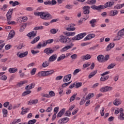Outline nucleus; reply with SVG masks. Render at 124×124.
<instances>
[{
  "label": "nucleus",
  "mask_w": 124,
  "mask_h": 124,
  "mask_svg": "<svg viewBox=\"0 0 124 124\" xmlns=\"http://www.w3.org/2000/svg\"><path fill=\"white\" fill-rule=\"evenodd\" d=\"M114 1H108L104 5H100L98 6L93 5L91 6V8L93 10H101L105 9V8H108V7H111L114 5Z\"/></svg>",
  "instance_id": "obj_1"
},
{
  "label": "nucleus",
  "mask_w": 124,
  "mask_h": 124,
  "mask_svg": "<svg viewBox=\"0 0 124 124\" xmlns=\"http://www.w3.org/2000/svg\"><path fill=\"white\" fill-rule=\"evenodd\" d=\"M34 15L40 16V18L43 19V20H52L53 19V16L48 12H36Z\"/></svg>",
  "instance_id": "obj_2"
},
{
  "label": "nucleus",
  "mask_w": 124,
  "mask_h": 124,
  "mask_svg": "<svg viewBox=\"0 0 124 124\" xmlns=\"http://www.w3.org/2000/svg\"><path fill=\"white\" fill-rule=\"evenodd\" d=\"M59 41L63 44H68V43H70V42H71V38H69L68 37L61 35L59 36Z\"/></svg>",
  "instance_id": "obj_3"
},
{
  "label": "nucleus",
  "mask_w": 124,
  "mask_h": 124,
  "mask_svg": "<svg viewBox=\"0 0 124 124\" xmlns=\"http://www.w3.org/2000/svg\"><path fill=\"white\" fill-rule=\"evenodd\" d=\"M54 71L53 70L49 71H44L39 72L37 75L39 77H46V76H48V75H51L54 73Z\"/></svg>",
  "instance_id": "obj_4"
},
{
  "label": "nucleus",
  "mask_w": 124,
  "mask_h": 124,
  "mask_svg": "<svg viewBox=\"0 0 124 124\" xmlns=\"http://www.w3.org/2000/svg\"><path fill=\"white\" fill-rule=\"evenodd\" d=\"M12 13H13V9H10L8 11L6 16H7V20L8 21V24L10 25V24H15V21H11L12 19Z\"/></svg>",
  "instance_id": "obj_5"
},
{
  "label": "nucleus",
  "mask_w": 124,
  "mask_h": 124,
  "mask_svg": "<svg viewBox=\"0 0 124 124\" xmlns=\"http://www.w3.org/2000/svg\"><path fill=\"white\" fill-rule=\"evenodd\" d=\"M87 34L86 32L81 33L78 34L77 36L72 38V40H80L82 39L84 37L86 36Z\"/></svg>",
  "instance_id": "obj_6"
},
{
  "label": "nucleus",
  "mask_w": 124,
  "mask_h": 124,
  "mask_svg": "<svg viewBox=\"0 0 124 124\" xmlns=\"http://www.w3.org/2000/svg\"><path fill=\"white\" fill-rule=\"evenodd\" d=\"M82 9L83 10V13L86 15L90 14V7L89 6H84L83 7Z\"/></svg>",
  "instance_id": "obj_7"
},
{
  "label": "nucleus",
  "mask_w": 124,
  "mask_h": 124,
  "mask_svg": "<svg viewBox=\"0 0 124 124\" xmlns=\"http://www.w3.org/2000/svg\"><path fill=\"white\" fill-rule=\"evenodd\" d=\"M29 54V52L28 51H25V52L20 53V52H17L16 53V55L18 57V58H24V57H27Z\"/></svg>",
  "instance_id": "obj_8"
},
{
  "label": "nucleus",
  "mask_w": 124,
  "mask_h": 124,
  "mask_svg": "<svg viewBox=\"0 0 124 124\" xmlns=\"http://www.w3.org/2000/svg\"><path fill=\"white\" fill-rule=\"evenodd\" d=\"M44 53H45L46 55H51V54H53V51L51 47H47L44 50Z\"/></svg>",
  "instance_id": "obj_9"
},
{
  "label": "nucleus",
  "mask_w": 124,
  "mask_h": 124,
  "mask_svg": "<svg viewBox=\"0 0 124 124\" xmlns=\"http://www.w3.org/2000/svg\"><path fill=\"white\" fill-rule=\"evenodd\" d=\"M112 87L106 86L100 89L101 93H105V92H109V91H111Z\"/></svg>",
  "instance_id": "obj_10"
},
{
  "label": "nucleus",
  "mask_w": 124,
  "mask_h": 124,
  "mask_svg": "<svg viewBox=\"0 0 124 124\" xmlns=\"http://www.w3.org/2000/svg\"><path fill=\"white\" fill-rule=\"evenodd\" d=\"M71 74H69L66 76H65L63 79V81L64 83H66V82H68V81H70V79H71Z\"/></svg>",
  "instance_id": "obj_11"
},
{
  "label": "nucleus",
  "mask_w": 124,
  "mask_h": 124,
  "mask_svg": "<svg viewBox=\"0 0 124 124\" xmlns=\"http://www.w3.org/2000/svg\"><path fill=\"white\" fill-rule=\"evenodd\" d=\"M35 86V83H32L29 85H27L26 87H25V90H26V91H28L29 90H31V89H33V88H34Z\"/></svg>",
  "instance_id": "obj_12"
},
{
  "label": "nucleus",
  "mask_w": 124,
  "mask_h": 124,
  "mask_svg": "<svg viewBox=\"0 0 124 124\" xmlns=\"http://www.w3.org/2000/svg\"><path fill=\"white\" fill-rule=\"evenodd\" d=\"M97 61L100 62H104V55H99L97 57Z\"/></svg>",
  "instance_id": "obj_13"
},
{
  "label": "nucleus",
  "mask_w": 124,
  "mask_h": 124,
  "mask_svg": "<svg viewBox=\"0 0 124 124\" xmlns=\"http://www.w3.org/2000/svg\"><path fill=\"white\" fill-rule=\"evenodd\" d=\"M95 37V35L93 34H90L88 35L84 39V40L86 41V40H90V39H92V38H93Z\"/></svg>",
  "instance_id": "obj_14"
},
{
  "label": "nucleus",
  "mask_w": 124,
  "mask_h": 124,
  "mask_svg": "<svg viewBox=\"0 0 124 124\" xmlns=\"http://www.w3.org/2000/svg\"><path fill=\"white\" fill-rule=\"evenodd\" d=\"M14 35H15V31H11L8 36V40L13 38V37H14Z\"/></svg>",
  "instance_id": "obj_15"
},
{
  "label": "nucleus",
  "mask_w": 124,
  "mask_h": 124,
  "mask_svg": "<svg viewBox=\"0 0 124 124\" xmlns=\"http://www.w3.org/2000/svg\"><path fill=\"white\" fill-rule=\"evenodd\" d=\"M36 32L37 31L35 32L34 31H32L28 33L27 36H28V37H35V36H36Z\"/></svg>",
  "instance_id": "obj_16"
},
{
  "label": "nucleus",
  "mask_w": 124,
  "mask_h": 124,
  "mask_svg": "<svg viewBox=\"0 0 124 124\" xmlns=\"http://www.w3.org/2000/svg\"><path fill=\"white\" fill-rule=\"evenodd\" d=\"M57 54H53L49 57L48 61L50 62H54L57 60Z\"/></svg>",
  "instance_id": "obj_17"
},
{
  "label": "nucleus",
  "mask_w": 124,
  "mask_h": 124,
  "mask_svg": "<svg viewBox=\"0 0 124 124\" xmlns=\"http://www.w3.org/2000/svg\"><path fill=\"white\" fill-rule=\"evenodd\" d=\"M115 46V44L114 43H110L108 46L106 48V51H110V50L111 49H112V48H114Z\"/></svg>",
  "instance_id": "obj_18"
},
{
  "label": "nucleus",
  "mask_w": 124,
  "mask_h": 124,
  "mask_svg": "<svg viewBox=\"0 0 124 124\" xmlns=\"http://www.w3.org/2000/svg\"><path fill=\"white\" fill-rule=\"evenodd\" d=\"M91 58H92V56H91V55L87 54L86 55L82 56L81 57V60H82V61H86V60H90Z\"/></svg>",
  "instance_id": "obj_19"
},
{
  "label": "nucleus",
  "mask_w": 124,
  "mask_h": 124,
  "mask_svg": "<svg viewBox=\"0 0 124 124\" xmlns=\"http://www.w3.org/2000/svg\"><path fill=\"white\" fill-rule=\"evenodd\" d=\"M65 35H66V36H73V35H75V32H67V31H64L63 32Z\"/></svg>",
  "instance_id": "obj_20"
},
{
  "label": "nucleus",
  "mask_w": 124,
  "mask_h": 124,
  "mask_svg": "<svg viewBox=\"0 0 124 124\" xmlns=\"http://www.w3.org/2000/svg\"><path fill=\"white\" fill-rule=\"evenodd\" d=\"M95 23H96V19H93L90 21V24L91 25L92 28H94L96 26Z\"/></svg>",
  "instance_id": "obj_21"
},
{
  "label": "nucleus",
  "mask_w": 124,
  "mask_h": 124,
  "mask_svg": "<svg viewBox=\"0 0 124 124\" xmlns=\"http://www.w3.org/2000/svg\"><path fill=\"white\" fill-rule=\"evenodd\" d=\"M65 111V108L62 109L57 114V118H60L64 114V112Z\"/></svg>",
  "instance_id": "obj_22"
},
{
  "label": "nucleus",
  "mask_w": 124,
  "mask_h": 124,
  "mask_svg": "<svg viewBox=\"0 0 124 124\" xmlns=\"http://www.w3.org/2000/svg\"><path fill=\"white\" fill-rule=\"evenodd\" d=\"M96 73H97V70H95L93 72L90 73V74L88 76L89 79H91V78H93V76H94V75H95Z\"/></svg>",
  "instance_id": "obj_23"
},
{
  "label": "nucleus",
  "mask_w": 124,
  "mask_h": 124,
  "mask_svg": "<svg viewBox=\"0 0 124 124\" xmlns=\"http://www.w3.org/2000/svg\"><path fill=\"white\" fill-rule=\"evenodd\" d=\"M122 103V101L119 99H115L113 102V104L115 106H118V105H120Z\"/></svg>",
  "instance_id": "obj_24"
},
{
  "label": "nucleus",
  "mask_w": 124,
  "mask_h": 124,
  "mask_svg": "<svg viewBox=\"0 0 124 124\" xmlns=\"http://www.w3.org/2000/svg\"><path fill=\"white\" fill-rule=\"evenodd\" d=\"M2 112L3 113V117L6 118L8 115V111H7V109H6V108H3L2 109Z\"/></svg>",
  "instance_id": "obj_25"
},
{
  "label": "nucleus",
  "mask_w": 124,
  "mask_h": 124,
  "mask_svg": "<svg viewBox=\"0 0 124 124\" xmlns=\"http://www.w3.org/2000/svg\"><path fill=\"white\" fill-rule=\"evenodd\" d=\"M38 102V99L32 100L28 102V105H31V104H36Z\"/></svg>",
  "instance_id": "obj_26"
},
{
  "label": "nucleus",
  "mask_w": 124,
  "mask_h": 124,
  "mask_svg": "<svg viewBox=\"0 0 124 124\" xmlns=\"http://www.w3.org/2000/svg\"><path fill=\"white\" fill-rule=\"evenodd\" d=\"M28 83V81L27 80H23L22 81L19 82L16 84L17 87H18L20 88V87H22L24 84H27Z\"/></svg>",
  "instance_id": "obj_27"
},
{
  "label": "nucleus",
  "mask_w": 124,
  "mask_h": 124,
  "mask_svg": "<svg viewBox=\"0 0 124 124\" xmlns=\"http://www.w3.org/2000/svg\"><path fill=\"white\" fill-rule=\"evenodd\" d=\"M117 14H118V11L117 10H112L109 13V15L111 16H115L117 15Z\"/></svg>",
  "instance_id": "obj_28"
},
{
  "label": "nucleus",
  "mask_w": 124,
  "mask_h": 124,
  "mask_svg": "<svg viewBox=\"0 0 124 124\" xmlns=\"http://www.w3.org/2000/svg\"><path fill=\"white\" fill-rule=\"evenodd\" d=\"M39 39H40V36H38L37 37H35L34 38L32 41L31 42V44H34V43H36L37 41H39Z\"/></svg>",
  "instance_id": "obj_29"
},
{
  "label": "nucleus",
  "mask_w": 124,
  "mask_h": 124,
  "mask_svg": "<svg viewBox=\"0 0 124 124\" xmlns=\"http://www.w3.org/2000/svg\"><path fill=\"white\" fill-rule=\"evenodd\" d=\"M10 4H12V6H16V5H19L20 4V3L18 2V1H15L14 2L13 1H10L9 2Z\"/></svg>",
  "instance_id": "obj_30"
},
{
  "label": "nucleus",
  "mask_w": 124,
  "mask_h": 124,
  "mask_svg": "<svg viewBox=\"0 0 124 124\" xmlns=\"http://www.w3.org/2000/svg\"><path fill=\"white\" fill-rule=\"evenodd\" d=\"M65 58H66V56H65V55L62 54L57 59V62L62 61V60H64Z\"/></svg>",
  "instance_id": "obj_31"
},
{
  "label": "nucleus",
  "mask_w": 124,
  "mask_h": 124,
  "mask_svg": "<svg viewBox=\"0 0 124 124\" xmlns=\"http://www.w3.org/2000/svg\"><path fill=\"white\" fill-rule=\"evenodd\" d=\"M118 36H120L122 37L124 35V28L121 30H120L118 33Z\"/></svg>",
  "instance_id": "obj_32"
},
{
  "label": "nucleus",
  "mask_w": 124,
  "mask_h": 124,
  "mask_svg": "<svg viewBox=\"0 0 124 124\" xmlns=\"http://www.w3.org/2000/svg\"><path fill=\"white\" fill-rule=\"evenodd\" d=\"M94 94L93 93H89L88 95L86 97V100H89V99H91V97H93Z\"/></svg>",
  "instance_id": "obj_33"
},
{
  "label": "nucleus",
  "mask_w": 124,
  "mask_h": 124,
  "mask_svg": "<svg viewBox=\"0 0 124 124\" xmlns=\"http://www.w3.org/2000/svg\"><path fill=\"white\" fill-rule=\"evenodd\" d=\"M18 70V69H15L14 68H10L9 69V72L10 73H15Z\"/></svg>",
  "instance_id": "obj_34"
},
{
  "label": "nucleus",
  "mask_w": 124,
  "mask_h": 124,
  "mask_svg": "<svg viewBox=\"0 0 124 124\" xmlns=\"http://www.w3.org/2000/svg\"><path fill=\"white\" fill-rule=\"evenodd\" d=\"M95 2H96V0H88L86 3L88 4H95Z\"/></svg>",
  "instance_id": "obj_35"
},
{
  "label": "nucleus",
  "mask_w": 124,
  "mask_h": 124,
  "mask_svg": "<svg viewBox=\"0 0 124 124\" xmlns=\"http://www.w3.org/2000/svg\"><path fill=\"white\" fill-rule=\"evenodd\" d=\"M31 93V90H26L22 93V96H25V95H28L30 93Z\"/></svg>",
  "instance_id": "obj_36"
},
{
  "label": "nucleus",
  "mask_w": 124,
  "mask_h": 124,
  "mask_svg": "<svg viewBox=\"0 0 124 124\" xmlns=\"http://www.w3.org/2000/svg\"><path fill=\"white\" fill-rule=\"evenodd\" d=\"M30 109H29V108H26L24 109H23L22 111L21 112V115H25V114H26V113H28V112H29V110Z\"/></svg>",
  "instance_id": "obj_37"
},
{
  "label": "nucleus",
  "mask_w": 124,
  "mask_h": 124,
  "mask_svg": "<svg viewBox=\"0 0 124 124\" xmlns=\"http://www.w3.org/2000/svg\"><path fill=\"white\" fill-rule=\"evenodd\" d=\"M69 49V46H65V47H63L62 49H61V52H65V51H67V50Z\"/></svg>",
  "instance_id": "obj_38"
},
{
  "label": "nucleus",
  "mask_w": 124,
  "mask_h": 124,
  "mask_svg": "<svg viewBox=\"0 0 124 124\" xmlns=\"http://www.w3.org/2000/svg\"><path fill=\"white\" fill-rule=\"evenodd\" d=\"M7 7H8V5H7V4H4L3 5L2 8H0V10H2V11H6V9L7 8Z\"/></svg>",
  "instance_id": "obj_39"
},
{
  "label": "nucleus",
  "mask_w": 124,
  "mask_h": 124,
  "mask_svg": "<svg viewBox=\"0 0 124 124\" xmlns=\"http://www.w3.org/2000/svg\"><path fill=\"white\" fill-rule=\"evenodd\" d=\"M66 30L68 31H75V30H76V28L75 27H73L72 28L71 27H69V28H66Z\"/></svg>",
  "instance_id": "obj_40"
},
{
  "label": "nucleus",
  "mask_w": 124,
  "mask_h": 124,
  "mask_svg": "<svg viewBox=\"0 0 124 124\" xmlns=\"http://www.w3.org/2000/svg\"><path fill=\"white\" fill-rule=\"evenodd\" d=\"M50 32L52 33V34H55L56 32H58V30L55 29H52L50 30Z\"/></svg>",
  "instance_id": "obj_41"
},
{
  "label": "nucleus",
  "mask_w": 124,
  "mask_h": 124,
  "mask_svg": "<svg viewBox=\"0 0 124 124\" xmlns=\"http://www.w3.org/2000/svg\"><path fill=\"white\" fill-rule=\"evenodd\" d=\"M108 78H109V76H107L106 77H102L100 78V81H106V80H107Z\"/></svg>",
  "instance_id": "obj_42"
},
{
  "label": "nucleus",
  "mask_w": 124,
  "mask_h": 124,
  "mask_svg": "<svg viewBox=\"0 0 124 124\" xmlns=\"http://www.w3.org/2000/svg\"><path fill=\"white\" fill-rule=\"evenodd\" d=\"M49 62H48L47 61H46L43 63L42 66L43 67H47V66H49Z\"/></svg>",
  "instance_id": "obj_43"
},
{
  "label": "nucleus",
  "mask_w": 124,
  "mask_h": 124,
  "mask_svg": "<svg viewBox=\"0 0 124 124\" xmlns=\"http://www.w3.org/2000/svg\"><path fill=\"white\" fill-rule=\"evenodd\" d=\"M115 66L116 64H114V63H112L108 66L107 68L108 69H111V68H113Z\"/></svg>",
  "instance_id": "obj_44"
},
{
  "label": "nucleus",
  "mask_w": 124,
  "mask_h": 124,
  "mask_svg": "<svg viewBox=\"0 0 124 124\" xmlns=\"http://www.w3.org/2000/svg\"><path fill=\"white\" fill-rule=\"evenodd\" d=\"M85 96H83V98L81 99L79 103L80 105H84V103L86 102V100H85Z\"/></svg>",
  "instance_id": "obj_45"
},
{
  "label": "nucleus",
  "mask_w": 124,
  "mask_h": 124,
  "mask_svg": "<svg viewBox=\"0 0 124 124\" xmlns=\"http://www.w3.org/2000/svg\"><path fill=\"white\" fill-rule=\"evenodd\" d=\"M36 123V120L35 119H33L31 120H30L28 123V124H34Z\"/></svg>",
  "instance_id": "obj_46"
},
{
  "label": "nucleus",
  "mask_w": 124,
  "mask_h": 124,
  "mask_svg": "<svg viewBox=\"0 0 124 124\" xmlns=\"http://www.w3.org/2000/svg\"><path fill=\"white\" fill-rule=\"evenodd\" d=\"M76 95H77V94H74L73 95H72L70 98V101H71V102H72V101H73L75 99V97H76Z\"/></svg>",
  "instance_id": "obj_47"
},
{
  "label": "nucleus",
  "mask_w": 124,
  "mask_h": 124,
  "mask_svg": "<svg viewBox=\"0 0 124 124\" xmlns=\"http://www.w3.org/2000/svg\"><path fill=\"white\" fill-rule=\"evenodd\" d=\"M71 83V81H70L68 83H65L62 84V88H65V87H67L68 85H70Z\"/></svg>",
  "instance_id": "obj_48"
},
{
  "label": "nucleus",
  "mask_w": 124,
  "mask_h": 124,
  "mask_svg": "<svg viewBox=\"0 0 124 124\" xmlns=\"http://www.w3.org/2000/svg\"><path fill=\"white\" fill-rule=\"evenodd\" d=\"M124 112H120V120H121V121H124Z\"/></svg>",
  "instance_id": "obj_49"
},
{
  "label": "nucleus",
  "mask_w": 124,
  "mask_h": 124,
  "mask_svg": "<svg viewBox=\"0 0 124 124\" xmlns=\"http://www.w3.org/2000/svg\"><path fill=\"white\" fill-rule=\"evenodd\" d=\"M36 72V68H33L31 72V75H34Z\"/></svg>",
  "instance_id": "obj_50"
},
{
  "label": "nucleus",
  "mask_w": 124,
  "mask_h": 124,
  "mask_svg": "<svg viewBox=\"0 0 124 124\" xmlns=\"http://www.w3.org/2000/svg\"><path fill=\"white\" fill-rule=\"evenodd\" d=\"M60 48V46H56L52 48V51H53V52H55V51H57V50H59Z\"/></svg>",
  "instance_id": "obj_51"
},
{
  "label": "nucleus",
  "mask_w": 124,
  "mask_h": 124,
  "mask_svg": "<svg viewBox=\"0 0 124 124\" xmlns=\"http://www.w3.org/2000/svg\"><path fill=\"white\" fill-rule=\"evenodd\" d=\"M76 88L77 89H78V88H80L82 86V82H78L76 83Z\"/></svg>",
  "instance_id": "obj_52"
},
{
  "label": "nucleus",
  "mask_w": 124,
  "mask_h": 124,
  "mask_svg": "<svg viewBox=\"0 0 124 124\" xmlns=\"http://www.w3.org/2000/svg\"><path fill=\"white\" fill-rule=\"evenodd\" d=\"M62 119L64 124H66V123L69 121V118L67 117L63 118Z\"/></svg>",
  "instance_id": "obj_53"
},
{
  "label": "nucleus",
  "mask_w": 124,
  "mask_h": 124,
  "mask_svg": "<svg viewBox=\"0 0 124 124\" xmlns=\"http://www.w3.org/2000/svg\"><path fill=\"white\" fill-rule=\"evenodd\" d=\"M48 95L52 97V96H55V95H56V94H55V92H54V91H49Z\"/></svg>",
  "instance_id": "obj_54"
},
{
  "label": "nucleus",
  "mask_w": 124,
  "mask_h": 124,
  "mask_svg": "<svg viewBox=\"0 0 124 124\" xmlns=\"http://www.w3.org/2000/svg\"><path fill=\"white\" fill-rule=\"evenodd\" d=\"M31 53L32 54V55H36V54L39 53V50H31Z\"/></svg>",
  "instance_id": "obj_55"
},
{
  "label": "nucleus",
  "mask_w": 124,
  "mask_h": 124,
  "mask_svg": "<svg viewBox=\"0 0 124 124\" xmlns=\"http://www.w3.org/2000/svg\"><path fill=\"white\" fill-rule=\"evenodd\" d=\"M47 44H51L54 42V40L53 39L47 40L46 41Z\"/></svg>",
  "instance_id": "obj_56"
},
{
  "label": "nucleus",
  "mask_w": 124,
  "mask_h": 124,
  "mask_svg": "<svg viewBox=\"0 0 124 124\" xmlns=\"http://www.w3.org/2000/svg\"><path fill=\"white\" fill-rule=\"evenodd\" d=\"M7 79V77L5 75H3L1 77L0 79L2 80L3 81H5Z\"/></svg>",
  "instance_id": "obj_57"
},
{
  "label": "nucleus",
  "mask_w": 124,
  "mask_h": 124,
  "mask_svg": "<svg viewBox=\"0 0 124 124\" xmlns=\"http://www.w3.org/2000/svg\"><path fill=\"white\" fill-rule=\"evenodd\" d=\"M105 110V108H104V107H103L102 111L100 112L101 117H103V116H104V115L105 114V113L104 112Z\"/></svg>",
  "instance_id": "obj_58"
},
{
  "label": "nucleus",
  "mask_w": 124,
  "mask_h": 124,
  "mask_svg": "<svg viewBox=\"0 0 124 124\" xmlns=\"http://www.w3.org/2000/svg\"><path fill=\"white\" fill-rule=\"evenodd\" d=\"M35 31H38V30H43V26L36 27L34 28Z\"/></svg>",
  "instance_id": "obj_59"
},
{
  "label": "nucleus",
  "mask_w": 124,
  "mask_h": 124,
  "mask_svg": "<svg viewBox=\"0 0 124 124\" xmlns=\"http://www.w3.org/2000/svg\"><path fill=\"white\" fill-rule=\"evenodd\" d=\"M78 72H80V69H77L74 70L73 72V75H76L77 73H78Z\"/></svg>",
  "instance_id": "obj_60"
},
{
  "label": "nucleus",
  "mask_w": 124,
  "mask_h": 124,
  "mask_svg": "<svg viewBox=\"0 0 124 124\" xmlns=\"http://www.w3.org/2000/svg\"><path fill=\"white\" fill-rule=\"evenodd\" d=\"M3 106L5 108H7V107L9 106V102H5L3 104Z\"/></svg>",
  "instance_id": "obj_61"
},
{
  "label": "nucleus",
  "mask_w": 124,
  "mask_h": 124,
  "mask_svg": "<svg viewBox=\"0 0 124 124\" xmlns=\"http://www.w3.org/2000/svg\"><path fill=\"white\" fill-rule=\"evenodd\" d=\"M72 60H76L77 59V54H73L71 56Z\"/></svg>",
  "instance_id": "obj_62"
},
{
  "label": "nucleus",
  "mask_w": 124,
  "mask_h": 124,
  "mask_svg": "<svg viewBox=\"0 0 124 124\" xmlns=\"http://www.w3.org/2000/svg\"><path fill=\"white\" fill-rule=\"evenodd\" d=\"M65 114L66 115V117H69V116L71 115V112H70L69 110H67L66 111Z\"/></svg>",
  "instance_id": "obj_63"
},
{
  "label": "nucleus",
  "mask_w": 124,
  "mask_h": 124,
  "mask_svg": "<svg viewBox=\"0 0 124 124\" xmlns=\"http://www.w3.org/2000/svg\"><path fill=\"white\" fill-rule=\"evenodd\" d=\"M62 76H58L56 78H55V80L56 81H59L60 80H62Z\"/></svg>",
  "instance_id": "obj_64"
}]
</instances>
